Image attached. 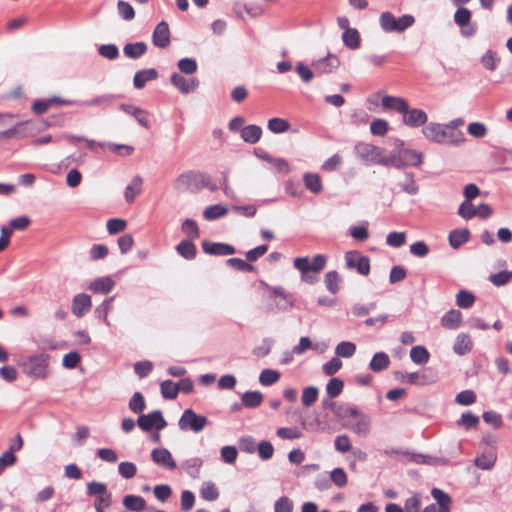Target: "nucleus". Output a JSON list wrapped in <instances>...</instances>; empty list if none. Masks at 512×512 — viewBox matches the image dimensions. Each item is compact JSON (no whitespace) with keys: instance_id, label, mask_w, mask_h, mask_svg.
<instances>
[{"instance_id":"obj_11","label":"nucleus","mask_w":512,"mask_h":512,"mask_svg":"<svg viewBox=\"0 0 512 512\" xmlns=\"http://www.w3.org/2000/svg\"><path fill=\"white\" fill-rule=\"evenodd\" d=\"M152 43L155 47L164 49L170 44V30L166 21L159 22L152 33Z\"/></svg>"},{"instance_id":"obj_64","label":"nucleus","mask_w":512,"mask_h":512,"mask_svg":"<svg viewBox=\"0 0 512 512\" xmlns=\"http://www.w3.org/2000/svg\"><path fill=\"white\" fill-rule=\"evenodd\" d=\"M409 250L412 255L419 258L426 257L430 251L428 244L423 240L412 243Z\"/></svg>"},{"instance_id":"obj_14","label":"nucleus","mask_w":512,"mask_h":512,"mask_svg":"<svg viewBox=\"0 0 512 512\" xmlns=\"http://www.w3.org/2000/svg\"><path fill=\"white\" fill-rule=\"evenodd\" d=\"M170 81L182 94H188L196 90L199 86V80L195 77L186 79L180 73L174 72L170 77Z\"/></svg>"},{"instance_id":"obj_28","label":"nucleus","mask_w":512,"mask_h":512,"mask_svg":"<svg viewBox=\"0 0 512 512\" xmlns=\"http://www.w3.org/2000/svg\"><path fill=\"white\" fill-rule=\"evenodd\" d=\"M148 46L145 42L139 41L134 43H127L123 47L124 55L129 59H139L146 54Z\"/></svg>"},{"instance_id":"obj_9","label":"nucleus","mask_w":512,"mask_h":512,"mask_svg":"<svg viewBox=\"0 0 512 512\" xmlns=\"http://www.w3.org/2000/svg\"><path fill=\"white\" fill-rule=\"evenodd\" d=\"M202 250L205 254L214 256H228L236 253L235 247L231 244L208 240L202 242Z\"/></svg>"},{"instance_id":"obj_54","label":"nucleus","mask_w":512,"mask_h":512,"mask_svg":"<svg viewBox=\"0 0 512 512\" xmlns=\"http://www.w3.org/2000/svg\"><path fill=\"white\" fill-rule=\"evenodd\" d=\"M98 53L108 60H115L119 57V49L116 44H102L98 47Z\"/></svg>"},{"instance_id":"obj_47","label":"nucleus","mask_w":512,"mask_h":512,"mask_svg":"<svg viewBox=\"0 0 512 512\" xmlns=\"http://www.w3.org/2000/svg\"><path fill=\"white\" fill-rule=\"evenodd\" d=\"M358 409L354 406H350L347 404L339 405L334 410V413L342 420L349 422V420L353 419L354 416L358 415Z\"/></svg>"},{"instance_id":"obj_30","label":"nucleus","mask_w":512,"mask_h":512,"mask_svg":"<svg viewBox=\"0 0 512 512\" xmlns=\"http://www.w3.org/2000/svg\"><path fill=\"white\" fill-rule=\"evenodd\" d=\"M143 178L140 175H135L130 184L125 188L124 198L127 203H132L136 196L141 193Z\"/></svg>"},{"instance_id":"obj_56","label":"nucleus","mask_w":512,"mask_h":512,"mask_svg":"<svg viewBox=\"0 0 512 512\" xmlns=\"http://www.w3.org/2000/svg\"><path fill=\"white\" fill-rule=\"evenodd\" d=\"M390 363V360L388 358L387 354H374L371 362H370V368L374 372H379L388 367Z\"/></svg>"},{"instance_id":"obj_32","label":"nucleus","mask_w":512,"mask_h":512,"mask_svg":"<svg viewBox=\"0 0 512 512\" xmlns=\"http://www.w3.org/2000/svg\"><path fill=\"white\" fill-rule=\"evenodd\" d=\"M496 459V452L494 449L490 448L478 456L474 463L478 468L482 470H490L495 465Z\"/></svg>"},{"instance_id":"obj_19","label":"nucleus","mask_w":512,"mask_h":512,"mask_svg":"<svg viewBox=\"0 0 512 512\" xmlns=\"http://www.w3.org/2000/svg\"><path fill=\"white\" fill-rule=\"evenodd\" d=\"M121 98L119 94H103L96 96L90 100H78V106L81 107H108L116 100Z\"/></svg>"},{"instance_id":"obj_34","label":"nucleus","mask_w":512,"mask_h":512,"mask_svg":"<svg viewBox=\"0 0 512 512\" xmlns=\"http://www.w3.org/2000/svg\"><path fill=\"white\" fill-rule=\"evenodd\" d=\"M431 495L438 504V512H450L451 497L439 488H433Z\"/></svg>"},{"instance_id":"obj_15","label":"nucleus","mask_w":512,"mask_h":512,"mask_svg":"<svg viewBox=\"0 0 512 512\" xmlns=\"http://www.w3.org/2000/svg\"><path fill=\"white\" fill-rule=\"evenodd\" d=\"M118 108L125 112L128 115H131L135 118L139 125L142 127L149 129L151 127V123L148 119V112L138 106L133 104L121 103Z\"/></svg>"},{"instance_id":"obj_58","label":"nucleus","mask_w":512,"mask_h":512,"mask_svg":"<svg viewBox=\"0 0 512 512\" xmlns=\"http://www.w3.org/2000/svg\"><path fill=\"white\" fill-rule=\"evenodd\" d=\"M87 494L89 496L101 497L108 494L107 485L102 482L92 481L87 483Z\"/></svg>"},{"instance_id":"obj_18","label":"nucleus","mask_w":512,"mask_h":512,"mask_svg":"<svg viewBox=\"0 0 512 512\" xmlns=\"http://www.w3.org/2000/svg\"><path fill=\"white\" fill-rule=\"evenodd\" d=\"M381 105L384 109L394 110L404 115L408 112L409 104L405 98L385 95L382 97Z\"/></svg>"},{"instance_id":"obj_23","label":"nucleus","mask_w":512,"mask_h":512,"mask_svg":"<svg viewBox=\"0 0 512 512\" xmlns=\"http://www.w3.org/2000/svg\"><path fill=\"white\" fill-rule=\"evenodd\" d=\"M346 426L358 435H367L370 431V419L368 416L358 412L357 416L346 422Z\"/></svg>"},{"instance_id":"obj_41","label":"nucleus","mask_w":512,"mask_h":512,"mask_svg":"<svg viewBox=\"0 0 512 512\" xmlns=\"http://www.w3.org/2000/svg\"><path fill=\"white\" fill-rule=\"evenodd\" d=\"M473 347V341L467 333H460L457 335L453 352H470Z\"/></svg>"},{"instance_id":"obj_45","label":"nucleus","mask_w":512,"mask_h":512,"mask_svg":"<svg viewBox=\"0 0 512 512\" xmlns=\"http://www.w3.org/2000/svg\"><path fill=\"white\" fill-rule=\"evenodd\" d=\"M226 264L230 267H233L234 269L238 271L243 272H256L257 268L256 266L249 263V261L243 260L241 258H229L226 261Z\"/></svg>"},{"instance_id":"obj_38","label":"nucleus","mask_w":512,"mask_h":512,"mask_svg":"<svg viewBox=\"0 0 512 512\" xmlns=\"http://www.w3.org/2000/svg\"><path fill=\"white\" fill-rule=\"evenodd\" d=\"M378 165H382L384 167H394L396 169H403V162L399 159L398 147H395L389 156H385L382 154L381 158H379Z\"/></svg>"},{"instance_id":"obj_31","label":"nucleus","mask_w":512,"mask_h":512,"mask_svg":"<svg viewBox=\"0 0 512 512\" xmlns=\"http://www.w3.org/2000/svg\"><path fill=\"white\" fill-rule=\"evenodd\" d=\"M192 240L184 239L175 247L177 253L186 260H193L197 255V248Z\"/></svg>"},{"instance_id":"obj_51","label":"nucleus","mask_w":512,"mask_h":512,"mask_svg":"<svg viewBox=\"0 0 512 512\" xmlns=\"http://www.w3.org/2000/svg\"><path fill=\"white\" fill-rule=\"evenodd\" d=\"M127 227V221L122 218H111L107 221L106 228L110 235L123 232Z\"/></svg>"},{"instance_id":"obj_27","label":"nucleus","mask_w":512,"mask_h":512,"mask_svg":"<svg viewBox=\"0 0 512 512\" xmlns=\"http://www.w3.org/2000/svg\"><path fill=\"white\" fill-rule=\"evenodd\" d=\"M262 128L256 124H249L241 129V138L248 144H256L262 136Z\"/></svg>"},{"instance_id":"obj_21","label":"nucleus","mask_w":512,"mask_h":512,"mask_svg":"<svg viewBox=\"0 0 512 512\" xmlns=\"http://www.w3.org/2000/svg\"><path fill=\"white\" fill-rule=\"evenodd\" d=\"M152 460L159 466L173 470L176 468V462L171 453L165 448H156L151 452Z\"/></svg>"},{"instance_id":"obj_57","label":"nucleus","mask_w":512,"mask_h":512,"mask_svg":"<svg viewBox=\"0 0 512 512\" xmlns=\"http://www.w3.org/2000/svg\"><path fill=\"white\" fill-rule=\"evenodd\" d=\"M500 62V58L496 57V53L491 49L487 50L481 57L482 65L489 71H494Z\"/></svg>"},{"instance_id":"obj_46","label":"nucleus","mask_w":512,"mask_h":512,"mask_svg":"<svg viewBox=\"0 0 512 512\" xmlns=\"http://www.w3.org/2000/svg\"><path fill=\"white\" fill-rule=\"evenodd\" d=\"M488 280L496 287H502L512 280V271L502 270L498 273L490 274Z\"/></svg>"},{"instance_id":"obj_48","label":"nucleus","mask_w":512,"mask_h":512,"mask_svg":"<svg viewBox=\"0 0 512 512\" xmlns=\"http://www.w3.org/2000/svg\"><path fill=\"white\" fill-rule=\"evenodd\" d=\"M177 67L181 73L191 75L197 71L198 64L194 58L184 57L177 62Z\"/></svg>"},{"instance_id":"obj_16","label":"nucleus","mask_w":512,"mask_h":512,"mask_svg":"<svg viewBox=\"0 0 512 512\" xmlns=\"http://www.w3.org/2000/svg\"><path fill=\"white\" fill-rule=\"evenodd\" d=\"M115 285L116 283L111 276H103L92 280L87 289L94 294L106 295L114 289Z\"/></svg>"},{"instance_id":"obj_36","label":"nucleus","mask_w":512,"mask_h":512,"mask_svg":"<svg viewBox=\"0 0 512 512\" xmlns=\"http://www.w3.org/2000/svg\"><path fill=\"white\" fill-rule=\"evenodd\" d=\"M228 213V208L222 204H213L206 207L203 211V217L207 221L218 220Z\"/></svg>"},{"instance_id":"obj_25","label":"nucleus","mask_w":512,"mask_h":512,"mask_svg":"<svg viewBox=\"0 0 512 512\" xmlns=\"http://www.w3.org/2000/svg\"><path fill=\"white\" fill-rule=\"evenodd\" d=\"M441 326L445 329L456 330L462 324V313L457 309H450L440 320Z\"/></svg>"},{"instance_id":"obj_6","label":"nucleus","mask_w":512,"mask_h":512,"mask_svg":"<svg viewBox=\"0 0 512 512\" xmlns=\"http://www.w3.org/2000/svg\"><path fill=\"white\" fill-rule=\"evenodd\" d=\"M327 256L324 254H316L312 259L308 256L297 257L293 261L294 267L300 271L320 273L326 266Z\"/></svg>"},{"instance_id":"obj_8","label":"nucleus","mask_w":512,"mask_h":512,"mask_svg":"<svg viewBox=\"0 0 512 512\" xmlns=\"http://www.w3.org/2000/svg\"><path fill=\"white\" fill-rule=\"evenodd\" d=\"M137 423L138 426L144 431H149L152 428H155L157 431H159L164 429L167 425L166 420L159 410L153 411L149 414L140 415Z\"/></svg>"},{"instance_id":"obj_5","label":"nucleus","mask_w":512,"mask_h":512,"mask_svg":"<svg viewBox=\"0 0 512 512\" xmlns=\"http://www.w3.org/2000/svg\"><path fill=\"white\" fill-rule=\"evenodd\" d=\"M207 423L208 419L206 416L196 414L192 409L188 408L182 413L178 426L183 431L199 433L205 428Z\"/></svg>"},{"instance_id":"obj_13","label":"nucleus","mask_w":512,"mask_h":512,"mask_svg":"<svg viewBox=\"0 0 512 512\" xmlns=\"http://www.w3.org/2000/svg\"><path fill=\"white\" fill-rule=\"evenodd\" d=\"M92 307L91 296L86 293L76 294L71 303V312L77 318L83 317Z\"/></svg>"},{"instance_id":"obj_60","label":"nucleus","mask_w":512,"mask_h":512,"mask_svg":"<svg viewBox=\"0 0 512 512\" xmlns=\"http://www.w3.org/2000/svg\"><path fill=\"white\" fill-rule=\"evenodd\" d=\"M344 383L339 378H331L326 385V392L330 398H335L341 394Z\"/></svg>"},{"instance_id":"obj_49","label":"nucleus","mask_w":512,"mask_h":512,"mask_svg":"<svg viewBox=\"0 0 512 512\" xmlns=\"http://www.w3.org/2000/svg\"><path fill=\"white\" fill-rule=\"evenodd\" d=\"M114 299H115V296L106 298L102 301V303L100 305H98L94 309V315L97 319H99V320L107 319L108 313L112 307V303H113Z\"/></svg>"},{"instance_id":"obj_3","label":"nucleus","mask_w":512,"mask_h":512,"mask_svg":"<svg viewBox=\"0 0 512 512\" xmlns=\"http://www.w3.org/2000/svg\"><path fill=\"white\" fill-rule=\"evenodd\" d=\"M19 364L27 375L38 378L46 375L47 360L44 354H23L19 359Z\"/></svg>"},{"instance_id":"obj_43","label":"nucleus","mask_w":512,"mask_h":512,"mask_svg":"<svg viewBox=\"0 0 512 512\" xmlns=\"http://www.w3.org/2000/svg\"><path fill=\"white\" fill-rule=\"evenodd\" d=\"M241 400L245 407L255 408L262 403L263 395L259 391H249L242 395Z\"/></svg>"},{"instance_id":"obj_26","label":"nucleus","mask_w":512,"mask_h":512,"mask_svg":"<svg viewBox=\"0 0 512 512\" xmlns=\"http://www.w3.org/2000/svg\"><path fill=\"white\" fill-rule=\"evenodd\" d=\"M158 78V71L155 68L142 69L135 73L133 85L136 89H143L147 82Z\"/></svg>"},{"instance_id":"obj_39","label":"nucleus","mask_w":512,"mask_h":512,"mask_svg":"<svg viewBox=\"0 0 512 512\" xmlns=\"http://www.w3.org/2000/svg\"><path fill=\"white\" fill-rule=\"evenodd\" d=\"M123 505L128 510L140 512L145 508L146 501L142 496L126 495L123 498Z\"/></svg>"},{"instance_id":"obj_2","label":"nucleus","mask_w":512,"mask_h":512,"mask_svg":"<svg viewBox=\"0 0 512 512\" xmlns=\"http://www.w3.org/2000/svg\"><path fill=\"white\" fill-rule=\"evenodd\" d=\"M381 29L386 33H403L415 23V17L411 14H404L395 17L389 11L382 12L379 18Z\"/></svg>"},{"instance_id":"obj_42","label":"nucleus","mask_w":512,"mask_h":512,"mask_svg":"<svg viewBox=\"0 0 512 512\" xmlns=\"http://www.w3.org/2000/svg\"><path fill=\"white\" fill-rule=\"evenodd\" d=\"M267 127L274 134H282L289 130L290 123L284 118L274 117L268 120Z\"/></svg>"},{"instance_id":"obj_35","label":"nucleus","mask_w":512,"mask_h":512,"mask_svg":"<svg viewBox=\"0 0 512 512\" xmlns=\"http://www.w3.org/2000/svg\"><path fill=\"white\" fill-rule=\"evenodd\" d=\"M343 44L352 50L358 49L361 46L360 33L356 28L346 29L342 34Z\"/></svg>"},{"instance_id":"obj_12","label":"nucleus","mask_w":512,"mask_h":512,"mask_svg":"<svg viewBox=\"0 0 512 512\" xmlns=\"http://www.w3.org/2000/svg\"><path fill=\"white\" fill-rule=\"evenodd\" d=\"M422 133L427 139L435 143L443 144L447 142L448 130L446 126L439 123H430L426 125L422 129Z\"/></svg>"},{"instance_id":"obj_62","label":"nucleus","mask_w":512,"mask_h":512,"mask_svg":"<svg viewBox=\"0 0 512 512\" xmlns=\"http://www.w3.org/2000/svg\"><path fill=\"white\" fill-rule=\"evenodd\" d=\"M117 9L119 15L126 21L132 20L135 17V10L132 5L124 0L117 2Z\"/></svg>"},{"instance_id":"obj_55","label":"nucleus","mask_w":512,"mask_h":512,"mask_svg":"<svg viewBox=\"0 0 512 512\" xmlns=\"http://www.w3.org/2000/svg\"><path fill=\"white\" fill-rule=\"evenodd\" d=\"M388 130L389 123L384 119H374L370 124V132L374 136H384Z\"/></svg>"},{"instance_id":"obj_40","label":"nucleus","mask_w":512,"mask_h":512,"mask_svg":"<svg viewBox=\"0 0 512 512\" xmlns=\"http://www.w3.org/2000/svg\"><path fill=\"white\" fill-rule=\"evenodd\" d=\"M476 301V296L469 290L461 289L456 294V304L462 309L471 308Z\"/></svg>"},{"instance_id":"obj_4","label":"nucleus","mask_w":512,"mask_h":512,"mask_svg":"<svg viewBox=\"0 0 512 512\" xmlns=\"http://www.w3.org/2000/svg\"><path fill=\"white\" fill-rule=\"evenodd\" d=\"M385 149L370 143L358 142L354 146V153L366 165H378Z\"/></svg>"},{"instance_id":"obj_52","label":"nucleus","mask_w":512,"mask_h":512,"mask_svg":"<svg viewBox=\"0 0 512 512\" xmlns=\"http://www.w3.org/2000/svg\"><path fill=\"white\" fill-rule=\"evenodd\" d=\"M453 19L457 26H464L472 21V12L466 7L457 8Z\"/></svg>"},{"instance_id":"obj_44","label":"nucleus","mask_w":512,"mask_h":512,"mask_svg":"<svg viewBox=\"0 0 512 512\" xmlns=\"http://www.w3.org/2000/svg\"><path fill=\"white\" fill-rule=\"evenodd\" d=\"M339 281L340 275L336 270L327 272L324 277L326 289L332 294H336L339 291Z\"/></svg>"},{"instance_id":"obj_1","label":"nucleus","mask_w":512,"mask_h":512,"mask_svg":"<svg viewBox=\"0 0 512 512\" xmlns=\"http://www.w3.org/2000/svg\"><path fill=\"white\" fill-rule=\"evenodd\" d=\"M173 186L180 192H189L196 194L203 189L216 192L219 186L213 181L211 175L198 170H187L177 176L173 182Z\"/></svg>"},{"instance_id":"obj_20","label":"nucleus","mask_w":512,"mask_h":512,"mask_svg":"<svg viewBox=\"0 0 512 512\" xmlns=\"http://www.w3.org/2000/svg\"><path fill=\"white\" fill-rule=\"evenodd\" d=\"M399 159L403 162V169L407 166L420 167L423 163V153L409 148L398 149Z\"/></svg>"},{"instance_id":"obj_10","label":"nucleus","mask_w":512,"mask_h":512,"mask_svg":"<svg viewBox=\"0 0 512 512\" xmlns=\"http://www.w3.org/2000/svg\"><path fill=\"white\" fill-rule=\"evenodd\" d=\"M312 65L318 74H329L334 72L340 66L339 58L332 53L312 62Z\"/></svg>"},{"instance_id":"obj_61","label":"nucleus","mask_w":512,"mask_h":512,"mask_svg":"<svg viewBox=\"0 0 512 512\" xmlns=\"http://www.w3.org/2000/svg\"><path fill=\"white\" fill-rule=\"evenodd\" d=\"M201 496L207 501L216 500L219 497V492L216 485L212 482H205L201 488Z\"/></svg>"},{"instance_id":"obj_22","label":"nucleus","mask_w":512,"mask_h":512,"mask_svg":"<svg viewBox=\"0 0 512 512\" xmlns=\"http://www.w3.org/2000/svg\"><path fill=\"white\" fill-rule=\"evenodd\" d=\"M35 342L38 349H40L42 352H46L47 350H65L69 348L66 341L57 340L49 336L39 335L35 339Z\"/></svg>"},{"instance_id":"obj_37","label":"nucleus","mask_w":512,"mask_h":512,"mask_svg":"<svg viewBox=\"0 0 512 512\" xmlns=\"http://www.w3.org/2000/svg\"><path fill=\"white\" fill-rule=\"evenodd\" d=\"M307 349L324 352V350L328 349V346L324 342L313 345L311 339L305 336L300 338L299 343L292 348L291 352H304Z\"/></svg>"},{"instance_id":"obj_17","label":"nucleus","mask_w":512,"mask_h":512,"mask_svg":"<svg viewBox=\"0 0 512 512\" xmlns=\"http://www.w3.org/2000/svg\"><path fill=\"white\" fill-rule=\"evenodd\" d=\"M428 120L427 113L418 108H408V112L403 115V123L409 127L417 128L426 124Z\"/></svg>"},{"instance_id":"obj_33","label":"nucleus","mask_w":512,"mask_h":512,"mask_svg":"<svg viewBox=\"0 0 512 512\" xmlns=\"http://www.w3.org/2000/svg\"><path fill=\"white\" fill-rule=\"evenodd\" d=\"M303 182L306 189H308L313 194H319L323 190L321 177L317 173H305L303 175Z\"/></svg>"},{"instance_id":"obj_7","label":"nucleus","mask_w":512,"mask_h":512,"mask_svg":"<svg viewBox=\"0 0 512 512\" xmlns=\"http://www.w3.org/2000/svg\"><path fill=\"white\" fill-rule=\"evenodd\" d=\"M346 267L348 269H356L362 276L370 273V258L366 255H360L356 251H348L345 254Z\"/></svg>"},{"instance_id":"obj_24","label":"nucleus","mask_w":512,"mask_h":512,"mask_svg":"<svg viewBox=\"0 0 512 512\" xmlns=\"http://www.w3.org/2000/svg\"><path fill=\"white\" fill-rule=\"evenodd\" d=\"M401 381L414 385H425L436 381V375L433 373L412 372L401 375Z\"/></svg>"},{"instance_id":"obj_29","label":"nucleus","mask_w":512,"mask_h":512,"mask_svg":"<svg viewBox=\"0 0 512 512\" xmlns=\"http://www.w3.org/2000/svg\"><path fill=\"white\" fill-rule=\"evenodd\" d=\"M470 236H471L470 231L467 228L454 229V230L450 231V233L448 235L449 245L453 249H458L463 244H465L466 242L469 241Z\"/></svg>"},{"instance_id":"obj_63","label":"nucleus","mask_w":512,"mask_h":512,"mask_svg":"<svg viewBox=\"0 0 512 512\" xmlns=\"http://www.w3.org/2000/svg\"><path fill=\"white\" fill-rule=\"evenodd\" d=\"M280 378V373L276 370L264 369L260 376L259 381L262 385L268 386L276 383Z\"/></svg>"},{"instance_id":"obj_59","label":"nucleus","mask_w":512,"mask_h":512,"mask_svg":"<svg viewBox=\"0 0 512 512\" xmlns=\"http://www.w3.org/2000/svg\"><path fill=\"white\" fill-rule=\"evenodd\" d=\"M386 243L390 247L399 248L406 243L405 232H390L386 237Z\"/></svg>"},{"instance_id":"obj_53","label":"nucleus","mask_w":512,"mask_h":512,"mask_svg":"<svg viewBox=\"0 0 512 512\" xmlns=\"http://www.w3.org/2000/svg\"><path fill=\"white\" fill-rule=\"evenodd\" d=\"M160 390L163 398L165 399H175L178 395V389L176 383L171 380H165L160 385Z\"/></svg>"},{"instance_id":"obj_50","label":"nucleus","mask_w":512,"mask_h":512,"mask_svg":"<svg viewBox=\"0 0 512 512\" xmlns=\"http://www.w3.org/2000/svg\"><path fill=\"white\" fill-rule=\"evenodd\" d=\"M181 229L190 239H198L200 237L198 224L193 219H185L182 223Z\"/></svg>"}]
</instances>
